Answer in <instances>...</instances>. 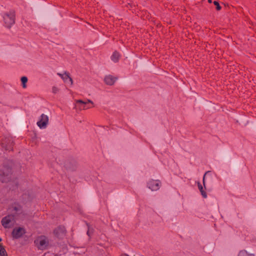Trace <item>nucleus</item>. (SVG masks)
<instances>
[{
  "label": "nucleus",
  "mask_w": 256,
  "mask_h": 256,
  "mask_svg": "<svg viewBox=\"0 0 256 256\" xmlns=\"http://www.w3.org/2000/svg\"><path fill=\"white\" fill-rule=\"evenodd\" d=\"M5 25L6 27L10 28L14 24V12L10 10L8 12L2 14Z\"/></svg>",
  "instance_id": "f257e3e1"
},
{
  "label": "nucleus",
  "mask_w": 256,
  "mask_h": 256,
  "mask_svg": "<svg viewBox=\"0 0 256 256\" xmlns=\"http://www.w3.org/2000/svg\"><path fill=\"white\" fill-rule=\"evenodd\" d=\"M34 244L38 249L44 250L48 248V240L46 236H41L38 237L35 240Z\"/></svg>",
  "instance_id": "f03ea898"
},
{
  "label": "nucleus",
  "mask_w": 256,
  "mask_h": 256,
  "mask_svg": "<svg viewBox=\"0 0 256 256\" xmlns=\"http://www.w3.org/2000/svg\"><path fill=\"white\" fill-rule=\"evenodd\" d=\"M14 222V216L13 215H8L3 218L2 224L5 228H10Z\"/></svg>",
  "instance_id": "7ed1b4c3"
},
{
  "label": "nucleus",
  "mask_w": 256,
  "mask_h": 256,
  "mask_svg": "<svg viewBox=\"0 0 256 256\" xmlns=\"http://www.w3.org/2000/svg\"><path fill=\"white\" fill-rule=\"evenodd\" d=\"M161 186V182L158 180H151L147 184V186L152 191L158 190Z\"/></svg>",
  "instance_id": "20e7f679"
},
{
  "label": "nucleus",
  "mask_w": 256,
  "mask_h": 256,
  "mask_svg": "<svg viewBox=\"0 0 256 256\" xmlns=\"http://www.w3.org/2000/svg\"><path fill=\"white\" fill-rule=\"evenodd\" d=\"M48 122V116L44 114H42L40 116V120L37 122L36 124L38 126L40 129H44L46 127Z\"/></svg>",
  "instance_id": "39448f33"
},
{
  "label": "nucleus",
  "mask_w": 256,
  "mask_h": 256,
  "mask_svg": "<svg viewBox=\"0 0 256 256\" xmlns=\"http://www.w3.org/2000/svg\"><path fill=\"white\" fill-rule=\"evenodd\" d=\"M76 102L78 104H82V106H78V110H84L88 108H90L92 106H86V104H90L92 106L94 105V103L92 101L90 100H76Z\"/></svg>",
  "instance_id": "423d86ee"
},
{
  "label": "nucleus",
  "mask_w": 256,
  "mask_h": 256,
  "mask_svg": "<svg viewBox=\"0 0 256 256\" xmlns=\"http://www.w3.org/2000/svg\"><path fill=\"white\" fill-rule=\"evenodd\" d=\"M10 178V170L6 169V171L0 170V181L2 182H8Z\"/></svg>",
  "instance_id": "0eeeda50"
},
{
  "label": "nucleus",
  "mask_w": 256,
  "mask_h": 256,
  "mask_svg": "<svg viewBox=\"0 0 256 256\" xmlns=\"http://www.w3.org/2000/svg\"><path fill=\"white\" fill-rule=\"evenodd\" d=\"M57 74L62 78L65 83L70 84V85L72 84V80L68 72H64L63 74L58 73Z\"/></svg>",
  "instance_id": "6e6552de"
},
{
  "label": "nucleus",
  "mask_w": 256,
  "mask_h": 256,
  "mask_svg": "<svg viewBox=\"0 0 256 256\" xmlns=\"http://www.w3.org/2000/svg\"><path fill=\"white\" fill-rule=\"evenodd\" d=\"M118 80L116 77L112 75H107L104 78L105 83L110 86L113 85Z\"/></svg>",
  "instance_id": "1a4fd4ad"
},
{
  "label": "nucleus",
  "mask_w": 256,
  "mask_h": 256,
  "mask_svg": "<svg viewBox=\"0 0 256 256\" xmlns=\"http://www.w3.org/2000/svg\"><path fill=\"white\" fill-rule=\"evenodd\" d=\"M24 233V230L22 228H16L12 231L13 236L15 238H20Z\"/></svg>",
  "instance_id": "9d476101"
},
{
  "label": "nucleus",
  "mask_w": 256,
  "mask_h": 256,
  "mask_svg": "<svg viewBox=\"0 0 256 256\" xmlns=\"http://www.w3.org/2000/svg\"><path fill=\"white\" fill-rule=\"evenodd\" d=\"M64 232L65 228L64 226H62L58 227L54 230V234L58 238L61 237L64 234Z\"/></svg>",
  "instance_id": "9b49d317"
},
{
  "label": "nucleus",
  "mask_w": 256,
  "mask_h": 256,
  "mask_svg": "<svg viewBox=\"0 0 256 256\" xmlns=\"http://www.w3.org/2000/svg\"><path fill=\"white\" fill-rule=\"evenodd\" d=\"M119 58L120 54L118 52H114L111 56V60L114 62H116L118 61Z\"/></svg>",
  "instance_id": "f8f14e48"
},
{
  "label": "nucleus",
  "mask_w": 256,
  "mask_h": 256,
  "mask_svg": "<svg viewBox=\"0 0 256 256\" xmlns=\"http://www.w3.org/2000/svg\"><path fill=\"white\" fill-rule=\"evenodd\" d=\"M198 188L202 196L206 198L207 197L206 193L204 190L200 182H198Z\"/></svg>",
  "instance_id": "ddd939ff"
},
{
  "label": "nucleus",
  "mask_w": 256,
  "mask_h": 256,
  "mask_svg": "<svg viewBox=\"0 0 256 256\" xmlns=\"http://www.w3.org/2000/svg\"><path fill=\"white\" fill-rule=\"evenodd\" d=\"M238 256H254L253 254L248 253L246 250H240L238 252Z\"/></svg>",
  "instance_id": "4468645a"
},
{
  "label": "nucleus",
  "mask_w": 256,
  "mask_h": 256,
  "mask_svg": "<svg viewBox=\"0 0 256 256\" xmlns=\"http://www.w3.org/2000/svg\"><path fill=\"white\" fill-rule=\"evenodd\" d=\"M0 256H7L6 254V250L3 246L0 244Z\"/></svg>",
  "instance_id": "2eb2a0df"
},
{
  "label": "nucleus",
  "mask_w": 256,
  "mask_h": 256,
  "mask_svg": "<svg viewBox=\"0 0 256 256\" xmlns=\"http://www.w3.org/2000/svg\"><path fill=\"white\" fill-rule=\"evenodd\" d=\"M21 81L22 84V86L23 88H25L26 87V82H28V78L26 76H22L21 78Z\"/></svg>",
  "instance_id": "dca6fc26"
},
{
  "label": "nucleus",
  "mask_w": 256,
  "mask_h": 256,
  "mask_svg": "<svg viewBox=\"0 0 256 256\" xmlns=\"http://www.w3.org/2000/svg\"><path fill=\"white\" fill-rule=\"evenodd\" d=\"M59 92V88L55 86L52 88V92L56 94Z\"/></svg>",
  "instance_id": "f3484780"
},
{
  "label": "nucleus",
  "mask_w": 256,
  "mask_h": 256,
  "mask_svg": "<svg viewBox=\"0 0 256 256\" xmlns=\"http://www.w3.org/2000/svg\"><path fill=\"white\" fill-rule=\"evenodd\" d=\"M92 232H93V228L92 227H90V226H88V230L87 231L88 235V236H90L92 233Z\"/></svg>",
  "instance_id": "a211bd4d"
},
{
  "label": "nucleus",
  "mask_w": 256,
  "mask_h": 256,
  "mask_svg": "<svg viewBox=\"0 0 256 256\" xmlns=\"http://www.w3.org/2000/svg\"><path fill=\"white\" fill-rule=\"evenodd\" d=\"M214 4L216 6V10H219L221 9V6H220L218 2L216 1L214 2Z\"/></svg>",
  "instance_id": "6ab92c4d"
},
{
  "label": "nucleus",
  "mask_w": 256,
  "mask_h": 256,
  "mask_svg": "<svg viewBox=\"0 0 256 256\" xmlns=\"http://www.w3.org/2000/svg\"><path fill=\"white\" fill-rule=\"evenodd\" d=\"M2 148H4L6 150H9V148L7 147V146H6V144H5V143L4 142H2Z\"/></svg>",
  "instance_id": "aec40b11"
},
{
  "label": "nucleus",
  "mask_w": 256,
  "mask_h": 256,
  "mask_svg": "<svg viewBox=\"0 0 256 256\" xmlns=\"http://www.w3.org/2000/svg\"><path fill=\"white\" fill-rule=\"evenodd\" d=\"M78 106H82V104H78L76 102L74 104V108L78 110Z\"/></svg>",
  "instance_id": "412c9836"
},
{
  "label": "nucleus",
  "mask_w": 256,
  "mask_h": 256,
  "mask_svg": "<svg viewBox=\"0 0 256 256\" xmlns=\"http://www.w3.org/2000/svg\"><path fill=\"white\" fill-rule=\"evenodd\" d=\"M204 175H206V174ZM203 184L204 185L205 184V176H204L203 178Z\"/></svg>",
  "instance_id": "4be33fe9"
},
{
  "label": "nucleus",
  "mask_w": 256,
  "mask_h": 256,
  "mask_svg": "<svg viewBox=\"0 0 256 256\" xmlns=\"http://www.w3.org/2000/svg\"><path fill=\"white\" fill-rule=\"evenodd\" d=\"M86 106H90L92 107L94 106H94H92V104H86Z\"/></svg>",
  "instance_id": "5701e85b"
},
{
  "label": "nucleus",
  "mask_w": 256,
  "mask_h": 256,
  "mask_svg": "<svg viewBox=\"0 0 256 256\" xmlns=\"http://www.w3.org/2000/svg\"><path fill=\"white\" fill-rule=\"evenodd\" d=\"M121 256H128L126 254H122Z\"/></svg>",
  "instance_id": "b1692460"
},
{
  "label": "nucleus",
  "mask_w": 256,
  "mask_h": 256,
  "mask_svg": "<svg viewBox=\"0 0 256 256\" xmlns=\"http://www.w3.org/2000/svg\"><path fill=\"white\" fill-rule=\"evenodd\" d=\"M208 2L209 3H211L212 2V0H208Z\"/></svg>",
  "instance_id": "393cba45"
},
{
  "label": "nucleus",
  "mask_w": 256,
  "mask_h": 256,
  "mask_svg": "<svg viewBox=\"0 0 256 256\" xmlns=\"http://www.w3.org/2000/svg\"><path fill=\"white\" fill-rule=\"evenodd\" d=\"M2 241V238H0V242Z\"/></svg>",
  "instance_id": "a878e982"
}]
</instances>
